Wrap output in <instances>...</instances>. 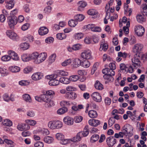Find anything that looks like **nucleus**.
Listing matches in <instances>:
<instances>
[{
  "mask_svg": "<svg viewBox=\"0 0 147 147\" xmlns=\"http://www.w3.org/2000/svg\"><path fill=\"white\" fill-rule=\"evenodd\" d=\"M54 94V92L52 90H49L46 92V94H43L41 96V98L45 103V106L46 108H48L53 105L54 102L51 100V97L49 96Z\"/></svg>",
  "mask_w": 147,
  "mask_h": 147,
  "instance_id": "1",
  "label": "nucleus"
},
{
  "mask_svg": "<svg viewBox=\"0 0 147 147\" xmlns=\"http://www.w3.org/2000/svg\"><path fill=\"white\" fill-rule=\"evenodd\" d=\"M145 60L146 59V57L144 55H140V54H136L134 57L132 59V61L134 66L136 67V66H140L141 65L140 59Z\"/></svg>",
  "mask_w": 147,
  "mask_h": 147,
  "instance_id": "2",
  "label": "nucleus"
},
{
  "mask_svg": "<svg viewBox=\"0 0 147 147\" xmlns=\"http://www.w3.org/2000/svg\"><path fill=\"white\" fill-rule=\"evenodd\" d=\"M48 126L52 129H59L62 127V123L59 121H50L48 123Z\"/></svg>",
  "mask_w": 147,
  "mask_h": 147,
  "instance_id": "3",
  "label": "nucleus"
},
{
  "mask_svg": "<svg viewBox=\"0 0 147 147\" xmlns=\"http://www.w3.org/2000/svg\"><path fill=\"white\" fill-rule=\"evenodd\" d=\"M47 78L50 80L49 82L50 86H55L58 85L59 83V81L56 79L57 78V76L56 75L47 76Z\"/></svg>",
  "mask_w": 147,
  "mask_h": 147,
  "instance_id": "4",
  "label": "nucleus"
},
{
  "mask_svg": "<svg viewBox=\"0 0 147 147\" xmlns=\"http://www.w3.org/2000/svg\"><path fill=\"white\" fill-rule=\"evenodd\" d=\"M136 34L139 36H142L144 34L145 29L142 26L139 25L134 29Z\"/></svg>",
  "mask_w": 147,
  "mask_h": 147,
  "instance_id": "5",
  "label": "nucleus"
},
{
  "mask_svg": "<svg viewBox=\"0 0 147 147\" xmlns=\"http://www.w3.org/2000/svg\"><path fill=\"white\" fill-rule=\"evenodd\" d=\"M8 24L9 27L11 28L17 22V18L15 16H9L7 18Z\"/></svg>",
  "mask_w": 147,
  "mask_h": 147,
  "instance_id": "6",
  "label": "nucleus"
},
{
  "mask_svg": "<svg viewBox=\"0 0 147 147\" xmlns=\"http://www.w3.org/2000/svg\"><path fill=\"white\" fill-rule=\"evenodd\" d=\"M106 142L109 147H112L116 143V140L114 136H111L106 139Z\"/></svg>",
  "mask_w": 147,
  "mask_h": 147,
  "instance_id": "7",
  "label": "nucleus"
},
{
  "mask_svg": "<svg viewBox=\"0 0 147 147\" xmlns=\"http://www.w3.org/2000/svg\"><path fill=\"white\" fill-rule=\"evenodd\" d=\"M92 99L94 101L98 102H100L102 100V98L99 93L95 92L92 93L91 95Z\"/></svg>",
  "mask_w": 147,
  "mask_h": 147,
  "instance_id": "8",
  "label": "nucleus"
},
{
  "mask_svg": "<svg viewBox=\"0 0 147 147\" xmlns=\"http://www.w3.org/2000/svg\"><path fill=\"white\" fill-rule=\"evenodd\" d=\"M143 47L142 45L140 44H137L135 45L133 48V52L139 54L142 50Z\"/></svg>",
  "mask_w": 147,
  "mask_h": 147,
  "instance_id": "9",
  "label": "nucleus"
},
{
  "mask_svg": "<svg viewBox=\"0 0 147 147\" xmlns=\"http://www.w3.org/2000/svg\"><path fill=\"white\" fill-rule=\"evenodd\" d=\"M6 34L8 36L13 40H17L18 38V37L17 34L11 30H7L6 32Z\"/></svg>",
  "mask_w": 147,
  "mask_h": 147,
  "instance_id": "10",
  "label": "nucleus"
},
{
  "mask_svg": "<svg viewBox=\"0 0 147 147\" xmlns=\"http://www.w3.org/2000/svg\"><path fill=\"white\" fill-rule=\"evenodd\" d=\"M133 129L131 125L129 124L126 125L124 126L123 127V130L122 131H125L126 134H131V132L132 131Z\"/></svg>",
  "mask_w": 147,
  "mask_h": 147,
  "instance_id": "11",
  "label": "nucleus"
},
{
  "mask_svg": "<svg viewBox=\"0 0 147 147\" xmlns=\"http://www.w3.org/2000/svg\"><path fill=\"white\" fill-rule=\"evenodd\" d=\"M76 97V94L73 92H67L65 95V98L69 100L74 99Z\"/></svg>",
  "mask_w": 147,
  "mask_h": 147,
  "instance_id": "12",
  "label": "nucleus"
},
{
  "mask_svg": "<svg viewBox=\"0 0 147 147\" xmlns=\"http://www.w3.org/2000/svg\"><path fill=\"white\" fill-rule=\"evenodd\" d=\"M110 71L111 72H109L108 73L104 75L103 76L104 79L109 81L113 80V78L112 76H114L115 74V72L113 70H111Z\"/></svg>",
  "mask_w": 147,
  "mask_h": 147,
  "instance_id": "13",
  "label": "nucleus"
},
{
  "mask_svg": "<svg viewBox=\"0 0 147 147\" xmlns=\"http://www.w3.org/2000/svg\"><path fill=\"white\" fill-rule=\"evenodd\" d=\"M82 57L85 59H90L92 57L91 53L90 51H85L81 54Z\"/></svg>",
  "mask_w": 147,
  "mask_h": 147,
  "instance_id": "14",
  "label": "nucleus"
},
{
  "mask_svg": "<svg viewBox=\"0 0 147 147\" xmlns=\"http://www.w3.org/2000/svg\"><path fill=\"white\" fill-rule=\"evenodd\" d=\"M84 137L82 134L80 132L77 133L76 136L71 139V140L73 142H78L80 141L82 138Z\"/></svg>",
  "mask_w": 147,
  "mask_h": 147,
  "instance_id": "15",
  "label": "nucleus"
},
{
  "mask_svg": "<svg viewBox=\"0 0 147 147\" xmlns=\"http://www.w3.org/2000/svg\"><path fill=\"white\" fill-rule=\"evenodd\" d=\"M8 54L10 57V59L11 58L16 61L18 60L19 59L17 54L13 51H8Z\"/></svg>",
  "mask_w": 147,
  "mask_h": 147,
  "instance_id": "16",
  "label": "nucleus"
},
{
  "mask_svg": "<svg viewBox=\"0 0 147 147\" xmlns=\"http://www.w3.org/2000/svg\"><path fill=\"white\" fill-rule=\"evenodd\" d=\"M17 129L20 130H26L29 129L30 128L29 125L27 124L22 123L19 124L17 126Z\"/></svg>",
  "mask_w": 147,
  "mask_h": 147,
  "instance_id": "17",
  "label": "nucleus"
},
{
  "mask_svg": "<svg viewBox=\"0 0 147 147\" xmlns=\"http://www.w3.org/2000/svg\"><path fill=\"white\" fill-rule=\"evenodd\" d=\"M108 48V44L105 42L104 39L102 40L100 42V51L103 50L105 51H107Z\"/></svg>",
  "mask_w": 147,
  "mask_h": 147,
  "instance_id": "18",
  "label": "nucleus"
},
{
  "mask_svg": "<svg viewBox=\"0 0 147 147\" xmlns=\"http://www.w3.org/2000/svg\"><path fill=\"white\" fill-rule=\"evenodd\" d=\"M63 121L64 123L68 125H71L73 124L74 123L73 119L71 117L67 116L64 118Z\"/></svg>",
  "mask_w": 147,
  "mask_h": 147,
  "instance_id": "19",
  "label": "nucleus"
},
{
  "mask_svg": "<svg viewBox=\"0 0 147 147\" xmlns=\"http://www.w3.org/2000/svg\"><path fill=\"white\" fill-rule=\"evenodd\" d=\"M42 77V74L40 73H36L34 74L32 76V79L36 81L41 79Z\"/></svg>",
  "mask_w": 147,
  "mask_h": 147,
  "instance_id": "20",
  "label": "nucleus"
},
{
  "mask_svg": "<svg viewBox=\"0 0 147 147\" xmlns=\"http://www.w3.org/2000/svg\"><path fill=\"white\" fill-rule=\"evenodd\" d=\"M88 123L92 126L96 127L100 124V121L98 120L92 119L89 121Z\"/></svg>",
  "mask_w": 147,
  "mask_h": 147,
  "instance_id": "21",
  "label": "nucleus"
},
{
  "mask_svg": "<svg viewBox=\"0 0 147 147\" xmlns=\"http://www.w3.org/2000/svg\"><path fill=\"white\" fill-rule=\"evenodd\" d=\"M48 31V29L45 27H41L38 30L39 34L41 35H43L47 34Z\"/></svg>",
  "mask_w": 147,
  "mask_h": 147,
  "instance_id": "22",
  "label": "nucleus"
},
{
  "mask_svg": "<svg viewBox=\"0 0 147 147\" xmlns=\"http://www.w3.org/2000/svg\"><path fill=\"white\" fill-rule=\"evenodd\" d=\"M82 61L79 58L75 59L73 61V66L74 67H78L81 65Z\"/></svg>",
  "mask_w": 147,
  "mask_h": 147,
  "instance_id": "23",
  "label": "nucleus"
},
{
  "mask_svg": "<svg viewBox=\"0 0 147 147\" xmlns=\"http://www.w3.org/2000/svg\"><path fill=\"white\" fill-rule=\"evenodd\" d=\"M94 87L96 89L98 90H101L103 89V85L98 80L96 81Z\"/></svg>",
  "mask_w": 147,
  "mask_h": 147,
  "instance_id": "24",
  "label": "nucleus"
},
{
  "mask_svg": "<svg viewBox=\"0 0 147 147\" xmlns=\"http://www.w3.org/2000/svg\"><path fill=\"white\" fill-rule=\"evenodd\" d=\"M86 5V3L83 1L79 2L78 3V10L79 11H82V9L85 7Z\"/></svg>",
  "mask_w": 147,
  "mask_h": 147,
  "instance_id": "25",
  "label": "nucleus"
},
{
  "mask_svg": "<svg viewBox=\"0 0 147 147\" xmlns=\"http://www.w3.org/2000/svg\"><path fill=\"white\" fill-rule=\"evenodd\" d=\"M60 103L61 107H66L67 108L72 104V103L70 101L65 100H63L61 101V102Z\"/></svg>",
  "mask_w": 147,
  "mask_h": 147,
  "instance_id": "26",
  "label": "nucleus"
},
{
  "mask_svg": "<svg viewBox=\"0 0 147 147\" xmlns=\"http://www.w3.org/2000/svg\"><path fill=\"white\" fill-rule=\"evenodd\" d=\"M144 16L139 14L136 16L137 21L139 23H142L145 21V19L144 17Z\"/></svg>",
  "mask_w": 147,
  "mask_h": 147,
  "instance_id": "27",
  "label": "nucleus"
},
{
  "mask_svg": "<svg viewBox=\"0 0 147 147\" xmlns=\"http://www.w3.org/2000/svg\"><path fill=\"white\" fill-rule=\"evenodd\" d=\"M67 108L66 107H62L59 109L57 111V113L59 115H62L67 112Z\"/></svg>",
  "mask_w": 147,
  "mask_h": 147,
  "instance_id": "28",
  "label": "nucleus"
},
{
  "mask_svg": "<svg viewBox=\"0 0 147 147\" xmlns=\"http://www.w3.org/2000/svg\"><path fill=\"white\" fill-rule=\"evenodd\" d=\"M15 1L13 0L7 2L5 7L8 9H10L12 8L14 6Z\"/></svg>",
  "mask_w": 147,
  "mask_h": 147,
  "instance_id": "29",
  "label": "nucleus"
},
{
  "mask_svg": "<svg viewBox=\"0 0 147 147\" xmlns=\"http://www.w3.org/2000/svg\"><path fill=\"white\" fill-rule=\"evenodd\" d=\"M9 69L11 72L16 73L19 72L20 70L19 67L15 66H13L9 67Z\"/></svg>",
  "mask_w": 147,
  "mask_h": 147,
  "instance_id": "30",
  "label": "nucleus"
},
{
  "mask_svg": "<svg viewBox=\"0 0 147 147\" xmlns=\"http://www.w3.org/2000/svg\"><path fill=\"white\" fill-rule=\"evenodd\" d=\"M88 114L89 117L92 118H96L98 115L96 112L93 110L90 111L88 112Z\"/></svg>",
  "mask_w": 147,
  "mask_h": 147,
  "instance_id": "31",
  "label": "nucleus"
},
{
  "mask_svg": "<svg viewBox=\"0 0 147 147\" xmlns=\"http://www.w3.org/2000/svg\"><path fill=\"white\" fill-rule=\"evenodd\" d=\"M43 140L45 143L49 144L53 142V138L51 137L46 136L44 137Z\"/></svg>",
  "mask_w": 147,
  "mask_h": 147,
  "instance_id": "32",
  "label": "nucleus"
},
{
  "mask_svg": "<svg viewBox=\"0 0 147 147\" xmlns=\"http://www.w3.org/2000/svg\"><path fill=\"white\" fill-rule=\"evenodd\" d=\"M22 97L23 99L27 102H31L32 99L30 95L28 94H25L23 95Z\"/></svg>",
  "mask_w": 147,
  "mask_h": 147,
  "instance_id": "33",
  "label": "nucleus"
},
{
  "mask_svg": "<svg viewBox=\"0 0 147 147\" xmlns=\"http://www.w3.org/2000/svg\"><path fill=\"white\" fill-rule=\"evenodd\" d=\"M74 18L77 22L78 21L80 22L82 21L84 19V16L82 14H78L75 16Z\"/></svg>",
  "mask_w": 147,
  "mask_h": 147,
  "instance_id": "34",
  "label": "nucleus"
},
{
  "mask_svg": "<svg viewBox=\"0 0 147 147\" xmlns=\"http://www.w3.org/2000/svg\"><path fill=\"white\" fill-rule=\"evenodd\" d=\"M22 60L24 62H26L31 60L30 55H28L26 54H23L22 56Z\"/></svg>",
  "mask_w": 147,
  "mask_h": 147,
  "instance_id": "35",
  "label": "nucleus"
},
{
  "mask_svg": "<svg viewBox=\"0 0 147 147\" xmlns=\"http://www.w3.org/2000/svg\"><path fill=\"white\" fill-rule=\"evenodd\" d=\"M59 81V82L65 84H68L70 82L69 78L64 77L60 78Z\"/></svg>",
  "mask_w": 147,
  "mask_h": 147,
  "instance_id": "36",
  "label": "nucleus"
},
{
  "mask_svg": "<svg viewBox=\"0 0 147 147\" xmlns=\"http://www.w3.org/2000/svg\"><path fill=\"white\" fill-rule=\"evenodd\" d=\"M56 37L59 40H62L66 38V35L64 33H58L56 35Z\"/></svg>",
  "mask_w": 147,
  "mask_h": 147,
  "instance_id": "37",
  "label": "nucleus"
},
{
  "mask_svg": "<svg viewBox=\"0 0 147 147\" xmlns=\"http://www.w3.org/2000/svg\"><path fill=\"white\" fill-rule=\"evenodd\" d=\"M80 132L82 134L84 137L86 136L89 134L88 126H86L84 128L83 131Z\"/></svg>",
  "mask_w": 147,
  "mask_h": 147,
  "instance_id": "38",
  "label": "nucleus"
},
{
  "mask_svg": "<svg viewBox=\"0 0 147 147\" xmlns=\"http://www.w3.org/2000/svg\"><path fill=\"white\" fill-rule=\"evenodd\" d=\"M78 22L75 20H71L68 22V25L71 27H75L77 24Z\"/></svg>",
  "mask_w": 147,
  "mask_h": 147,
  "instance_id": "39",
  "label": "nucleus"
},
{
  "mask_svg": "<svg viewBox=\"0 0 147 147\" xmlns=\"http://www.w3.org/2000/svg\"><path fill=\"white\" fill-rule=\"evenodd\" d=\"M146 4H142V7L143 9L142 14L143 16H147V3Z\"/></svg>",
  "mask_w": 147,
  "mask_h": 147,
  "instance_id": "40",
  "label": "nucleus"
},
{
  "mask_svg": "<svg viewBox=\"0 0 147 147\" xmlns=\"http://www.w3.org/2000/svg\"><path fill=\"white\" fill-rule=\"evenodd\" d=\"M79 78V77L78 75H72L69 76V81L76 82L78 80Z\"/></svg>",
  "mask_w": 147,
  "mask_h": 147,
  "instance_id": "41",
  "label": "nucleus"
},
{
  "mask_svg": "<svg viewBox=\"0 0 147 147\" xmlns=\"http://www.w3.org/2000/svg\"><path fill=\"white\" fill-rule=\"evenodd\" d=\"M90 62L86 60L82 62L81 66L85 68H87L90 66Z\"/></svg>",
  "mask_w": 147,
  "mask_h": 147,
  "instance_id": "42",
  "label": "nucleus"
},
{
  "mask_svg": "<svg viewBox=\"0 0 147 147\" xmlns=\"http://www.w3.org/2000/svg\"><path fill=\"white\" fill-rule=\"evenodd\" d=\"M68 75V73L63 70H59L57 72L56 75L59 76H67Z\"/></svg>",
  "mask_w": 147,
  "mask_h": 147,
  "instance_id": "43",
  "label": "nucleus"
},
{
  "mask_svg": "<svg viewBox=\"0 0 147 147\" xmlns=\"http://www.w3.org/2000/svg\"><path fill=\"white\" fill-rule=\"evenodd\" d=\"M20 47L23 50H26L28 49L29 47V45L26 42L22 43L21 44Z\"/></svg>",
  "mask_w": 147,
  "mask_h": 147,
  "instance_id": "44",
  "label": "nucleus"
},
{
  "mask_svg": "<svg viewBox=\"0 0 147 147\" xmlns=\"http://www.w3.org/2000/svg\"><path fill=\"white\" fill-rule=\"evenodd\" d=\"M3 142H5L8 145H10V146L8 147H14V145L13 144V142L11 140L8 139H4L3 140Z\"/></svg>",
  "mask_w": 147,
  "mask_h": 147,
  "instance_id": "45",
  "label": "nucleus"
},
{
  "mask_svg": "<svg viewBox=\"0 0 147 147\" xmlns=\"http://www.w3.org/2000/svg\"><path fill=\"white\" fill-rule=\"evenodd\" d=\"M99 136L98 134L93 135L90 138V141L92 142H94L97 141L99 138Z\"/></svg>",
  "mask_w": 147,
  "mask_h": 147,
  "instance_id": "46",
  "label": "nucleus"
},
{
  "mask_svg": "<svg viewBox=\"0 0 147 147\" xmlns=\"http://www.w3.org/2000/svg\"><path fill=\"white\" fill-rule=\"evenodd\" d=\"M84 36V34L82 33H78L74 34V38L76 39L79 40L82 38Z\"/></svg>",
  "mask_w": 147,
  "mask_h": 147,
  "instance_id": "47",
  "label": "nucleus"
},
{
  "mask_svg": "<svg viewBox=\"0 0 147 147\" xmlns=\"http://www.w3.org/2000/svg\"><path fill=\"white\" fill-rule=\"evenodd\" d=\"M38 54L37 52H35L32 53L31 55H30L31 60H33V61L34 62L35 60L37 59Z\"/></svg>",
  "mask_w": 147,
  "mask_h": 147,
  "instance_id": "48",
  "label": "nucleus"
},
{
  "mask_svg": "<svg viewBox=\"0 0 147 147\" xmlns=\"http://www.w3.org/2000/svg\"><path fill=\"white\" fill-rule=\"evenodd\" d=\"M55 136L56 138L57 139L61 141L64 138V135L60 133H57L56 134Z\"/></svg>",
  "mask_w": 147,
  "mask_h": 147,
  "instance_id": "49",
  "label": "nucleus"
},
{
  "mask_svg": "<svg viewBox=\"0 0 147 147\" xmlns=\"http://www.w3.org/2000/svg\"><path fill=\"white\" fill-rule=\"evenodd\" d=\"M3 125L5 126H11L12 125V122L8 119H6L4 121Z\"/></svg>",
  "mask_w": 147,
  "mask_h": 147,
  "instance_id": "50",
  "label": "nucleus"
},
{
  "mask_svg": "<svg viewBox=\"0 0 147 147\" xmlns=\"http://www.w3.org/2000/svg\"><path fill=\"white\" fill-rule=\"evenodd\" d=\"M127 67L125 65L124 63H121L120 65V70H118L119 72H121V71H125V72L126 71V69Z\"/></svg>",
  "mask_w": 147,
  "mask_h": 147,
  "instance_id": "51",
  "label": "nucleus"
},
{
  "mask_svg": "<svg viewBox=\"0 0 147 147\" xmlns=\"http://www.w3.org/2000/svg\"><path fill=\"white\" fill-rule=\"evenodd\" d=\"M56 57V55L54 53L51 55L49 57V62L52 63L54 62Z\"/></svg>",
  "mask_w": 147,
  "mask_h": 147,
  "instance_id": "52",
  "label": "nucleus"
},
{
  "mask_svg": "<svg viewBox=\"0 0 147 147\" xmlns=\"http://www.w3.org/2000/svg\"><path fill=\"white\" fill-rule=\"evenodd\" d=\"M82 117L80 116H77L74 118V121L77 123H79L82 121Z\"/></svg>",
  "mask_w": 147,
  "mask_h": 147,
  "instance_id": "53",
  "label": "nucleus"
},
{
  "mask_svg": "<svg viewBox=\"0 0 147 147\" xmlns=\"http://www.w3.org/2000/svg\"><path fill=\"white\" fill-rule=\"evenodd\" d=\"M115 123V120L112 117H110L108 121V125L109 127H111Z\"/></svg>",
  "mask_w": 147,
  "mask_h": 147,
  "instance_id": "54",
  "label": "nucleus"
},
{
  "mask_svg": "<svg viewBox=\"0 0 147 147\" xmlns=\"http://www.w3.org/2000/svg\"><path fill=\"white\" fill-rule=\"evenodd\" d=\"M40 58L41 59V61L43 62L46 59L47 57V54L46 53H42L39 54Z\"/></svg>",
  "mask_w": 147,
  "mask_h": 147,
  "instance_id": "55",
  "label": "nucleus"
},
{
  "mask_svg": "<svg viewBox=\"0 0 147 147\" xmlns=\"http://www.w3.org/2000/svg\"><path fill=\"white\" fill-rule=\"evenodd\" d=\"M32 69V68L30 67H28L24 70V72L25 74H28L31 72Z\"/></svg>",
  "mask_w": 147,
  "mask_h": 147,
  "instance_id": "56",
  "label": "nucleus"
},
{
  "mask_svg": "<svg viewBox=\"0 0 147 147\" xmlns=\"http://www.w3.org/2000/svg\"><path fill=\"white\" fill-rule=\"evenodd\" d=\"M71 63V60L70 59H68L62 63L61 65L63 66H65L67 65L70 64Z\"/></svg>",
  "mask_w": 147,
  "mask_h": 147,
  "instance_id": "57",
  "label": "nucleus"
},
{
  "mask_svg": "<svg viewBox=\"0 0 147 147\" xmlns=\"http://www.w3.org/2000/svg\"><path fill=\"white\" fill-rule=\"evenodd\" d=\"M118 56L120 57H122L123 58H125L127 56V54L126 53L124 52L122 53L121 52H119L118 53Z\"/></svg>",
  "mask_w": 147,
  "mask_h": 147,
  "instance_id": "58",
  "label": "nucleus"
},
{
  "mask_svg": "<svg viewBox=\"0 0 147 147\" xmlns=\"http://www.w3.org/2000/svg\"><path fill=\"white\" fill-rule=\"evenodd\" d=\"M25 130L22 133V135L24 137H27L30 136L31 135V133L29 131Z\"/></svg>",
  "mask_w": 147,
  "mask_h": 147,
  "instance_id": "59",
  "label": "nucleus"
},
{
  "mask_svg": "<svg viewBox=\"0 0 147 147\" xmlns=\"http://www.w3.org/2000/svg\"><path fill=\"white\" fill-rule=\"evenodd\" d=\"M25 40L27 42H32L34 40V38L32 36L28 35L25 38Z\"/></svg>",
  "mask_w": 147,
  "mask_h": 147,
  "instance_id": "60",
  "label": "nucleus"
},
{
  "mask_svg": "<svg viewBox=\"0 0 147 147\" xmlns=\"http://www.w3.org/2000/svg\"><path fill=\"white\" fill-rule=\"evenodd\" d=\"M29 82L27 81L21 80L19 82V84L21 86H27L29 85Z\"/></svg>",
  "mask_w": 147,
  "mask_h": 147,
  "instance_id": "61",
  "label": "nucleus"
},
{
  "mask_svg": "<svg viewBox=\"0 0 147 147\" xmlns=\"http://www.w3.org/2000/svg\"><path fill=\"white\" fill-rule=\"evenodd\" d=\"M41 132L44 136L48 135L49 134V130L45 128L42 129Z\"/></svg>",
  "mask_w": 147,
  "mask_h": 147,
  "instance_id": "62",
  "label": "nucleus"
},
{
  "mask_svg": "<svg viewBox=\"0 0 147 147\" xmlns=\"http://www.w3.org/2000/svg\"><path fill=\"white\" fill-rule=\"evenodd\" d=\"M97 12L93 9H90L89 10L87 11V13L90 15L94 16L96 14Z\"/></svg>",
  "mask_w": 147,
  "mask_h": 147,
  "instance_id": "63",
  "label": "nucleus"
},
{
  "mask_svg": "<svg viewBox=\"0 0 147 147\" xmlns=\"http://www.w3.org/2000/svg\"><path fill=\"white\" fill-rule=\"evenodd\" d=\"M43 143L40 142H38L34 144L35 147H43Z\"/></svg>",
  "mask_w": 147,
  "mask_h": 147,
  "instance_id": "64",
  "label": "nucleus"
}]
</instances>
